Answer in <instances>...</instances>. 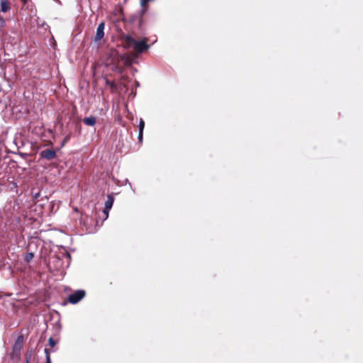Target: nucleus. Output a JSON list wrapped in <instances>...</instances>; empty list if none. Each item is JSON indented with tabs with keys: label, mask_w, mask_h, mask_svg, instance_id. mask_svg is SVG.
I'll list each match as a JSON object with an SVG mask.
<instances>
[{
	"label": "nucleus",
	"mask_w": 363,
	"mask_h": 363,
	"mask_svg": "<svg viewBox=\"0 0 363 363\" xmlns=\"http://www.w3.org/2000/svg\"><path fill=\"white\" fill-rule=\"evenodd\" d=\"M108 62L105 66L111 71L118 74L120 77V85L126 88L127 86L123 82L129 83L130 79L126 74H123L125 67H130L133 61L128 54L121 53L116 50H111L108 54Z\"/></svg>",
	"instance_id": "f257e3e1"
},
{
	"label": "nucleus",
	"mask_w": 363,
	"mask_h": 363,
	"mask_svg": "<svg viewBox=\"0 0 363 363\" xmlns=\"http://www.w3.org/2000/svg\"><path fill=\"white\" fill-rule=\"evenodd\" d=\"M147 41V38L137 39L131 34H125L123 37L124 48L132 49L138 54H143L149 50L150 45Z\"/></svg>",
	"instance_id": "f03ea898"
},
{
	"label": "nucleus",
	"mask_w": 363,
	"mask_h": 363,
	"mask_svg": "<svg viewBox=\"0 0 363 363\" xmlns=\"http://www.w3.org/2000/svg\"><path fill=\"white\" fill-rule=\"evenodd\" d=\"M24 337L23 335H19L15 342L12 347V352L10 354V357L11 359H20L21 358V351L23 348V345Z\"/></svg>",
	"instance_id": "7ed1b4c3"
},
{
	"label": "nucleus",
	"mask_w": 363,
	"mask_h": 363,
	"mask_svg": "<svg viewBox=\"0 0 363 363\" xmlns=\"http://www.w3.org/2000/svg\"><path fill=\"white\" fill-rule=\"evenodd\" d=\"M86 291L84 289H77L67 296V301L72 305L77 304L86 296Z\"/></svg>",
	"instance_id": "20e7f679"
},
{
	"label": "nucleus",
	"mask_w": 363,
	"mask_h": 363,
	"mask_svg": "<svg viewBox=\"0 0 363 363\" xmlns=\"http://www.w3.org/2000/svg\"><path fill=\"white\" fill-rule=\"evenodd\" d=\"M49 264L52 265L53 267L57 271H61L66 269L65 261L59 254L55 253L50 255Z\"/></svg>",
	"instance_id": "39448f33"
},
{
	"label": "nucleus",
	"mask_w": 363,
	"mask_h": 363,
	"mask_svg": "<svg viewBox=\"0 0 363 363\" xmlns=\"http://www.w3.org/2000/svg\"><path fill=\"white\" fill-rule=\"evenodd\" d=\"M60 150V148L55 149H45L42 150L39 155L40 159L52 160L57 157V152Z\"/></svg>",
	"instance_id": "423d86ee"
},
{
	"label": "nucleus",
	"mask_w": 363,
	"mask_h": 363,
	"mask_svg": "<svg viewBox=\"0 0 363 363\" xmlns=\"http://www.w3.org/2000/svg\"><path fill=\"white\" fill-rule=\"evenodd\" d=\"M104 29H105V23L102 21L98 25V26L96 28V34L94 36V42L95 43H98L101 39H103V38L104 36Z\"/></svg>",
	"instance_id": "0eeeda50"
},
{
	"label": "nucleus",
	"mask_w": 363,
	"mask_h": 363,
	"mask_svg": "<svg viewBox=\"0 0 363 363\" xmlns=\"http://www.w3.org/2000/svg\"><path fill=\"white\" fill-rule=\"evenodd\" d=\"M140 14H138L137 13H134L130 14L128 17L124 18L123 21L125 23L133 25L140 18Z\"/></svg>",
	"instance_id": "6e6552de"
},
{
	"label": "nucleus",
	"mask_w": 363,
	"mask_h": 363,
	"mask_svg": "<svg viewBox=\"0 0 363 363\" xmlns=\"http://www.w3.org/2000/svg\"><path fill=\"white\" fill-rule=\"evenodd\" d=\"M82 121L86 125L94 127L96 124V117L91 115L88 117H84Z\"/></svg>",
	"instance_id": "1a4fd4ad"
},
{
	"label": "nucleus",
	"mask_w": 363,
	"mask_h": 363,
	"mask_svg": "<svg viewBox=\"0 0 363 363\" xmlns=\"http://www.w3.org/2000/svg\"><path fill=\"white\" fill-rule=\"evenodd\" d=\"M137 23L138 27V32L140 35H144L145 33V21L143 18L140 17V18L138 20V21L135 23Z\"/></svg>",
	"instance_id": "9d476101"
},
{
	"label": "nucleus",
	"mask_w": 363,
	"mask_h": 363,
	"mask_svg": "<svg viewBox=\"0 0 363 363\" xmlns=\"http://www.w3.org/2000/svg\"><path fill=\"white\" fill-rule=\"evenodd\" d=\"M0 10L3 13H6L10 10V6L8 0H1L0 1Z\"/></svg>",
	"instance_id": "9b49d317"
},
{
	"label": "nucleus",
	"mask_w": 363,
	"mask_h": 363,
	"mask_svg": "<svg viewBox=\"0 0 363 363\" xmlns=\"http://www.w3.org/2000/svg\"><path fill=\"white\" fill-rule=\"evenodd\" d=\"M113 203H114L113 193L108 194L107 195V200L105 201L104 206H106L107 208H112Z\"/></svg>",
	"instance_id": "f8f14e48"
},
{
	"label": "nucleus",
	"mask_w": 363,
	"mask_h": 363,
	"mask_svg": "<svg viewBox=\"0 0 363 363\" xmlns=\"http://www.w3.org/2000/svg\"><path fill=\"white\" fill-rule=\"evenodd\" d=\"M62 258V259L64 258L67 259V264L65 265V268H68L71 264V260H72V256H71V254L69 253L67 251H65L61 253V255H60Z\"/></svg>",
	"instance_id": "ddd939ff"
},
{
	"label": "nucleus",
	"mask_w": 363,
	"mask_h": 363,
	"mask_svg": "<svg viewBox=\"0 0 363 363\" xmlns=\"http://www.w3.org/2000/svg\"><path fill=\"white\" fill-rule=\"evenodd\" d=\"M140 10L138 12H136L138 14H140V16L143 18V16L147 13L149 9L148 5L145 4H140Z\"/></svg>",
	"instance_id": "4468645a"
},
{
	"label": "nucleus",
	"mask_w": 363,
	"mask_h": 363,
	"mask_svg": "<svg viewBox=\"0 0 363 363\" xmlns=\"http://www.w3.org/2000/svg\"><path fill=\"white\" fill-rule=\"evenodd\" d=\"M34 252H26L23 257L24 262L26 263H29L34 257Z\"/></svg>",
	"instance_id": "2eb2a0df"
},
{
	"label": "nucleus",
	"mask_w": 363,
	"mask_h": 363,
	"mask_svg": "<svg viewBox=\"0 0 363 363\" xmlns=\"http://www.w3.org/2000/svg\"><path fill=\"white\" fill-rule=\"evenodd\" d=\"M71 138H72V133H69L67 135H66L65 136V138H63V140H62V143L60 144V147L59 148L61 149L62 147H63L65 145V144L70 140Z\"/></svg>",
	"instance_id": "dca6fc26"
},
{
	"label": "nucleus",
	"mask_w": 363,
	"mask_h": 363,
	"mask_svg": "<svg viewBox=\"0 0 363 363\" xmlns=\"http://www.w3.org/2000/svg\"><path fill=\"white\" fill-rule=\"evenodd\" d=\"M18 184L16 182H15L14 180H12L10 182V191H13V192H15V193H18Z\"/></svg>",
	"instance_id": "f3484780"
},
{
	"label": "nucleus",
	"mask_w": 363,
	"mask_h": 363,
	"mask_svg": "<svg viewBox=\"0 0 363 363\" xmlns=\"http://www.w3.org/2000/svg\"><path fill=\"white\" fill-rule=\"evenodd\" d=\"M33 355V349H30V350L27 351L25 354V362L30 363L31 357Z\"/></svg>",
	"instance_id": "a211bd4d"
},
{
	"label": "nucleus",
	"mask_w": 363,
	"mask_h": 363,
	"mask_svg": "<svg viewBox=\"0 0 363 363\" xmlns=\"http://www.w3.org/2000/svg\"><path fill=\"white\" fill-rule=\"evenodd\" d=\"M44 353L45 355V362L44 363H52L50 350L45 347L44 349Z\"/></svg>",
	"instance_id": "6ab92c4d"
},
{
	"label": "nucleus",
	"mask_w": 363,
	"mask_h": 363,
	"mask_svg": "<svg viewBox=\"0 0 363 363\" xmlns=\"http://www.w3.org/2000/svg\"><path fill=\"white\" fill-rule=\"evenodd\" d=\"M106 85L110 86L111 89H117V84L109 80L107 77H104Z\"/></svg>",
	"instance_id": "aec40b11"
},
{
	"label": "nucleus",
	"mask_w": 363,
	"mask_h": 363,
	"mask_svg": "<svg viewBox=\"0 0 363 363\" xmlns=\"http://www.w3.org/2000/svg\"><path fill=\"white\" fill-rule=\"evenodd\" d=\"M33 200L35 201L40 196V191L38 190L36 192L35 191V189H33L31 191Z\"/></svg>",
	"instance_id": "412c9836"
},
{
	"label": "nucleus",
	"mask_w": 363,
	"mask_h": 363,
	"mask_svg": "<svg viewBox=\"0 0 363 363\" xmlns=\"http://www.w3.org/2000/svg\"><path fill=\"white\" fill-rule=\"evenodd\" d=\"M145 126V123L143 118H140L139 120V124H138V131L139 132H144Z\"/></svg>",
	"instance_id": "4be33fe9"
},
{
	"label": "nucleus",
	"mask_w": 363,
	"mask_h": 363,
	"mask_svg": "<svg viewBox=\"0 0 363 363\" xmlns=\"http://www.w3.org/2000/svg\"><path fill=\"white\" fill-rule=\"evenodd\" d=\"M48 342L50 347H53L57 345V340H55L52 337H50Z\"/></svg>",
	"instance_id": "5701e85b"
},
{
	"label": "nucleus",
	"mask_w": 363,
	"mask_h": 363,
	"mask_svg": "<svg viewBox=\"0 0 363 363\" xmlns=\"http://www.w3.org/2000/svg\"><path fill=\"white\" fill-rule=\"evenodd\" d=\"M9 152H11L12 154H17L18 155H20L22 158H27L28 157V153H26V152H13V151H9Z\"/></svg>",
	"instance_id": "b1692460"
},
{
	"label": "nucleus",
	"mask_w": 363,
	"mask_h": 363,
	"mask_svg": "<svg viewBox=\"0 0 363 363\" xmlns=\"http://www.w3.org/2000/svg\"><path fill=\"white\" fill-rule=\"evenodd\" d=\"M74 128L77 132H78L79 134L81 133L82 125L79 121L74 122Z\"/></svg>",
	"instance_id": "393cba45"
},
{
	"label": "nucleus",
	"mask_w": 363,
	"mask_h": 363,
	"mask_svg": "<svg viewBox=\"0 0 363 363\" xmlns=\"http://www.w3.org/2000/svg\"><path fill=\"white\" fill-rule=\"evenodd\" d=\"M111 208H107L106 206H104V209H103V213L105 215V218L104 219L106 220L108 216V213H109V211H111Z\"/></svg>",
	"instance_id": "a878e982"
},
{
	"label": "nucleus",
	"mask_w": 363,
	"mask_h": 363,
	"mask_svg": "<svg viewBox=\"0 0 363 363\" xmlns=\"http://www.w3.org/2000/svg\"><path fill=\"white\" fill-rule=\"evenodd\" d=\"M138 140L139 143H142L143 140V132L138 131Z\"/></svg>",
	"instance_id": "bb28decb"
},
{
	"label": "nucleus",
	"mask_w": 363,
	"mask_h": 363,
	"mask_svg": "<svg viewBox=\"0 0 363 363\" xmlns=\"http://www.w3.org/2000/svg\"><path fill=\"white\" fill-rule=\"evenodd\" d=\"M5 26V20L3 16H0V28Z\"/></svg>",
	"instance_id": "cd10ccee"
},
{
	"label": "nucleus",
	"mask_w": 363,
	"mask_h": 363,
	"mask_svg": "<svg viewBox=\"0 0 363 363\" xmlns=\"http://www.w3.org/2000/svg\"><path fill=\"white\" fill-rule=\"evenodd\" d=\"M130 95H132V96L134 98L137 95V91L133 89V87H132L131 90H130Z\"/></svg>",
	"instance_id": "c85d7f7f"
},
{
	"label": "nucleus",
	"mask_w": 363,
	"mask_h": 363,
	"mask_svg": "<svg viewBox=\"0 0 363 363\" xmlns=\"http://www.w3.org/2000/svg\"><path fill=\"white\" fill-rule=\"evenodd\" d=\"M130 72H131L132 74H135L136 72H138V69L135 67H131Z\"/></svg>",
	"instance_id": "c756f323"
},
{
	"label": "nucleus",
	"mask_w": 363,
	"mask_h": 363,
	"mask_svg": "<svg viewBox=\"0 0 363 363\" xmlns=\"http://www.w3.org/2000/svg\"><path fill=\"white\" fill-rule=\"evenodd\" d=\"M134 85H135V86L136 88H138V87H140V82H139L138 80H135V82H134Z\"/></svg>",
	"instance_id": "7c9ffc66"
},
{
	"label": "nucleus",
	"mask_w": 363,
	"mask_h": 363,
	"mask_svg": "<svg viewBox=\"0 0 363 363\" xmlns=\"http://www.w3.org/2000/svg\"><path fill=\"white\" fill-rule=\"evenodd\" d=\"M127 184H128L131 186V184L129 182V180L128 179H125L123 182V185H126Z\"/></svg>",
	"instance_id": "2f4dec72"
},
{
	"label": "nucleus",
	"mask_w": 363,
	"mask_h": 363,
	"mask_svg": "<svg viewBox=\"0 0 363 363\" xmlns=\"http://www.w3.org/2000/svg\"><path fill=\"white\" fill-rule=\"evenodd\" d=\"M56 324L58 325V328H59V329L60 330V329H61V328H62V326H61V324H60V320H57V322L56 323Z\"/></svg>",
	"instance_id": "473e14b6"
},
{
	"label": "nucleus",
	"mask_w": 363,
	"mask_h": 363,
	"mask_svg": "<svg viewBox=\"0 0 363 363\" xmlns=\"http://www.w3.org/2000/svg\"><path fill=\"white\" fill-rule=\"evenodd\" d=\"M13 143L17 146V148H18V149H19V148H20V147L17 145V143H16V140H13Z\"/></svg>",
	"instance_id": "72a5a7b5"
},
{
	"label": "nucleus",
	"mask_w": 363,
	"mask_h": 363,
	"mask_svg": "<svg viewBox=\"0 0 363 363\" xmlns=\"http://www.w3.org/2000/svg\"><path fill=\"white\" fill-rule=\"evenodd\" d=\"M45 330H46L48 328V324H47V321L45 320Z\"/></svg>",
	"instance_id": "f704fd0d"
},
{
	"label": "nucleus",
	"mask_w": 363,
	"mask_h": 363,
	"mask_svg": "<svg viewBox=\"0 0 363 363\" xmlns=\"http://www.w3.org/2000/svg\"><path fill=\"white\" fill-rule=\"evenodd\" d=\"M3 267H4V264H2L1 262L0 261V269H1Z\"/></svg>",
	"instance_id": "c9c22d12"
},
{
	"label": "nucleus",
	"mask_w": 363,
	"mask_h": 363,
	"mask_svg": "<svg viewBox=\"0 0 363 363\" xmlns=\"http://www.w3.org/2000/svg\"><path fill=\"white\" fill-rule=\"evenodd\" d=\"M60 248L65 250V246H63V245H60Z\"/></svg>",
	"instance_id": "e433bc0d"
},
{
	"label": "nucleus",
	"mask_w": 363,
	"mask_h": 363,
	"mask_svg": "<svg viewBox=\"0 0 363 363\" xmlns=\"http://www.w3.org/2000/svg\"><path fill=\"white\" fill-rule=\"evenodd\" d=\"M74 211H76V212H77V211H78V208H77V207H75V208H74Z\"/></svg>",
	"instance_id": "4c0bfd02"
},
{
	"label": "nucleus",
	"mask_w": 363,
	"mask_h": 363,
	"mask_svg": "<svg viewBox=\"0 0 363 363\" xmlns=\"http://www.w3.org/2000/svg\"><path fill=\"white\" fill-rule=\"evenodd\" d=\"M1 156L0 155V163L1 162Z\"/></svg>",
	"instance_id": "58836bf2"
},
{
	"label": "nucleus",
	"mask_w": 363,
	"mask_h": 363,
	"mask_svg": "<svg viewBox=\"0 0 363 363\" xmlns=\"http://www.w3.org/2000/svg\"><path fill=\"white\" fill-rule=\"evenodd\" d=\"M55 1L60 2V0H55Z\"/></svg>",
	"instance_id": "ea45409f"
}]
</instances>
